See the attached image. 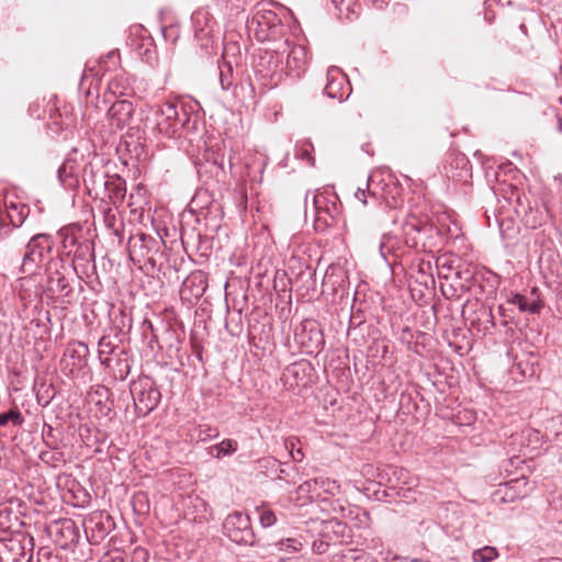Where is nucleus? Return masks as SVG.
<instances>
[{
	"instance_id": "nucleus-1",
	"label": "nucleus",
	"mask_w": 562,
	"mask_h": 562,
	"mask_svg": "<svg viewBox=\"0 0 562 562\" xmlns=\"http://www.w3.org/2000/svg\"><path fill=\"white\" fill-rule=\"evenodd\" d=\"M61 186L68 190H76L80 181L83 182L88 194L94 198L101 195L106 184L108 175L104 171L103 159L95 154L87 157L72 149L57 171Z\"/></svg>"
},
{
	"instance_id": "nucleus-2",
	"label": "nucleus",
	"mask_w": 562,
	"mask_h": 562,
	"mask_svg": "<svg viewBox=\"0 0 562 562\" xmlns=\"http://www.w3.org/2000/svg\"><path fill=\"white\" fill-rule=\"evenodd\" d=\"M273 2H259L255 5L252 16L247 21V29L252 32L259 42L280 43L288 34L289 27L283 19L290 14L289 10L279 7L278 11L270 9Z\"/></svg>"
},
{
	"instance_id": "nucleus-3",
	"label": "nucleus",
	"mask_w": 562,
	"mask_h": 562,
	"mask_svg": "<svg viewBox=\"0 0 562 562\" xmlns=\"http://www.w3.org/2000/svg\"><path fill=\"white\" fill-rule=\"evenodd\" d=\"M153 117H147L145 127L156 136L176 138L180 131L190 121L189 113L182 104L165 102L151 109Z\"/></svg>"
},
{
	"instance_id": "nucleus-4",
	"label": "nucleus",
	"mask_w": 562,
	"mask_h": 562,
	"mask_svg": "<svg viewBox=\"0 0 562 562\" xmlns=\"http://www.w3.org/2000/svg\"><path fill=\"white\" fill-rule=\"evenodd\" d=\"M402 229L406 244L416 251L432 252L441 238L439 229L434 224L415 215L406 217Z\"/></svg>"
},
{
	"instance_id": "nucleus-5",
	"label": "nucleus",
	"mask_w": 562,
	"mask_h": 562,
	"mask_svg": "<svg viewBox=\"0 0 562 562\" xmlns=\"http://www.w3.org/2000/svg\"><path fill=\"white\" fill-rule=\"evenodd\" d=\"M54 246V239L49 234H36L31 237L25 246L20 268L21 272L27 274L35 273L46 260L50 259Z\"/></svg>"
},
{
	"instance_id": "nucleus-6",
	"label": "nucleus",
	"mask_w": 562,
	"mask_h": 562,
	"mask_svg": "<svg viewBox=\"0 0 562 562\" xmlns=\"http://www.w3.org/2000/svg\"><path fill=\"white\" fill-rule=\"evenodd\" d=\"M280 52L281 47L277 44L274 48L259 53L254 63L255 75L265 88L272 89L281 81L282 72L280 68Z\"/></svg>"
},
{
	"instance_id": "nucleus-7",
	"label": "nucleus",
	"mask_w": 562,
	"mask_h": 562,
	"mask_svg": "<svg viewBox=\"0 0 562 562\" xmlns=\"http://www.w3.org/2000/svg\"><path fill=\"white\" fill-rule=\"evenodd\" d=\"M34 539L27 532H18L0 539V562H31Z\"/></svg>"
},
{
	"instance_id": "nucleus-8",
	"label": "nucleus",
	"mask_w": 562,
	"mask_h": 562,
	"mask_svg": "<svg viewBox=\"0 0 562 562\" xmlns=\"http://www.w3.org/2000/svg\"><path fill=\"white\" fill-rule=\"evenodd\" d=\"M131 394L135 411L139 416H147L158 406L161 400V393L158 386L148 376L132 381Z\"/></svg>"
},
{
	"instance_id": "nucleus-9",
	"label": "nucleus",
	"mask_w": 562,
	"mask_h": 562,
	"mask_svg": "<svg viewBox=\"0 0 562 562\" xmlns=\"http://www.w3.org/2000/svg\"><path fill=\"white\" fill-rule=\"evenodd\" d=\"M224 535L233 542L240 546H255L256 535L254 532L250 517L243 512H234L223 522Z\"/></svg>"
},
{
	"instance_id": "nucleus-10",
	"label": "nucleus",
	"mask_w": 562,
	"mask_h": 562,
	"mask_svg": "<svg viewBox=\"0 0 562 562\" xmlns=\"http://www.w3.org/2000/svg\"><path fill=\"white\" fill-rule=\"evenodd\" d=\"M159 241L145 233H137L130 237L127 243V250L130 258L133 261H146L154 265L155 259L153 255L157 251Z\"/></svg>"
},
{
	"instance_id": "nucleus-11",
	"label": "nucleus",
	"mask_w": 562,
	"mask_h": 562,
	"mask_svg": "<svg viewBox=\"0 0 562 562\" xmlns=\"http://www.w3.org/2000/svg\"><path fill=\"white\" fill-rule=\"evenodd\" d=\"M278 44L281 47L280 54H286V68L289 72L294 77H301L307 69L310 61L306 47L292 44L289 37H285Z\"/></svg>"
},
{
	"instance_id": "nucleus-12",
	"label": "nucleus",
	"mask_w": 562,
	"mask_h": 562,
	"mask_svg": "<svg viewBox=\"0 0 562 562\" xmlns=\"http://www.w3.org/2000/svg\"><path fill=\"white\" fill-rule=\"evenodd\" d=\"M411 248L406 244V238L394 233H384L379 244L380 256L390 265L400 261L409 252Z\"/></svg>"
},
{
	"instance_id": "nucleus-13",
	"label": "nucleus",
	"mask_w": 562,
	"mask_h": 562,
	"mask_svg": "<svg viewBox=\"0 0 562 562\" xmlns=\"http://www.w3.org/2000/svg\"><path fill=\"white\" fill-rule=\"evenodd\" d=\"M191 21L195 38L202 46H207L217 25L212 12L207 7L200 8L192 13Z\"/></svg>"
},
{
	"instance_id": "nucleus-14",
	"label": "nucleus",
	"mask_w": 562,
	"mask_h": 562,
	"mask_svg": "<svg viewBox=\"0 0 562 562\" xmlns=\"http://www.w3.org/2000/svg\"><path fill=\"white\" fill-rule=\"evenodd\" d=\"M325 93L330 99H336L339 102L347 100L350 95L351 87L349 80L338 67L331 66L328 68Z\"/></svg>"
},
{
	"instance_id": "nucleus-15",
	"label": "nucleus",
	"mask_w": 562,
	"mask_h": 562,
	"mask_svg": "<svg viewBox=\"0 0 562 562\" xmlns=\"http://www.w3.org/2000/svg\"><path fill=\"white\" fill-rule=\"evenodd\" d=\"M101 364L108 369L114 380L124 381L131 373L133 358L126 349L117 350L116 353L102 359Z\"/></svg>"
},
{
	"instance_id": "nucleus-16",
	"label": "nucleus",
	"mask_w": 562,
	"mask_h": 562,
	"mask_svg": "<svg viewBox=\"0 0 562 562\" xmlns=\"http://www.w3.org/2000/svg\"><path fill=\"white\" fill-rule=\"evenodd\" d=\"M295 341L308 352H318L324 344L323 334L313 322L305 321L295 329Z\"/></svg>"
},
{
	"instance_id": "nucleus-17",
	"label": "nucleus",
	"mask_w": 562,
	"mask_h": 562,
	"mask_svg": "<svg viewBox=\"0 0 562 562\" xmlns=\"http://www.w3.org/2000/svg\"><path fill=\"white\" fill-rule=\"evenodd\" d=\"M319 536L331 544H342L352 537L351 528L338 517L322 522Z\"/></svg>"
},
{
	"instance_id": "nucleus-18",
	"label": "nucleus",
	"mask_w": 562,
	"mask_h": 562,
	"mask_svg": "<svg viewBox=\"0 0 562 562\" xmlns=\"http://www.w3.org/2000/svg\"><path fill=\"white\" fill-rule=\"evenodd\" d=\"M336 199L337 196H334V200ZM312 201L317 228H319L321 224H324L325 226H333L335 224L336 216L339 214L336 202H329L322 193L314 194Z\"/></svg>"
},
{
	"instance_id": "nucleus-19",
	"label": "nucleus",
	"mask_w": 562,
	"mask_h": 562,
	"mask_svg": "<svg viewBox=\"0 0 562 562\" xmlns=\"http://www.w3.org/2000/svg\"><path fill=\"white\" fill-rule=\"evenodd\" d=\"M134 111L132 101L126 99L114 101L108 110L110 124L117 130H123L131 124Z\"/></svg>"
},
{
	"instance_id": "nucleus-20",
	"label": "nucleus",
	"mask_w": 562,
	"mask_h": 562,
	"mask_svg": "<svg viewBox=\"0 0 562 562\" xmlns=\"http://www.w3.org/2000/svg\"><path fill=\"white\" fill-rule=\"evenodd\" d=\"M443 173L448 179L467 183L472 176L470 161L464 155H456L445 164Z\"/></svg>"
},
{
	"instance_id": "nucleus-21",
	"label": "nucleus",
	"mask_w": 562,
	"mask_h": 562,
	"mask_svg": "<svg viewBox=\"0 0 562 562\" xmlns=\"http://www.w3.org/2000/svg\"><path fill=\"white\" fill-rule=\"evenodd\" d=\"M59 236L61 238V246L66 256H71L74 254L76 257H83L90 251V241L85 240L83 243H80L77 233L71 227L61 228L59 231Z\"/></svg>"
},
{
	"instance_id": "nucleus-22",
	"label": "nucleus",
	"mask_w": 562,
	"mask_h": 562,
	"mask_svg": "<svg viewBox=\"0 0 562 562\" xmlns=\"http://www.w3.org/2000/svg\"><path fill=\"white\" fill-rule=\"evenodd\" d=\"M409 274L415 282L425 288L435 285L434 267L430 259L418 258L414 260L409 266Z\"/></svg>"
},
{
	"instance_id": "nucleus-23",
	"label": "nucleus",
	"mask_w": 562,
	"mask_h": 562,
	"mask_svg": "<svg viewBox=\"0 0 562 562\" xmlns=\"http://www.w3.org/2000/svg\"><path fill=\"white\" fill-rule=\"evenodd\" d=\"M383 171H374L372 172L368 180L366 189L358 188L355 193V196L358 201H360L363 205H368V198H370L374 203H378L382 198V193L378 190L380 182L384 181L383 178L380 180L378 178L383 177Z\"/></svg>"
},
{
	"instance_id": "nucleus-24",
	"label": "nucleus",
	"mask_w": 562,
	"mask_h": 562,
	"mask_svg": "<svg viewBox=\"0 0 562 562\" xmlns=\"http://www.w3.org/2000/svg\"><path fill=\"white\" fill-rule=\"evenodd\" d=\"M101 195L108 198L113 205H120L126 195L125 180L117 175L109 176Z\"/></svg>"
},
{
	"instance_id": "nucleus-25",
	"label": "nucleus",
	"mask_w": 562,
	"mask_h": 562,
	"mask_svg": "<svg viewBox=\"0 0 562 562\" xmlns=\"http://www.w3.org/2000/svg\"><path fill=\"white\" fill-rule=\"evenodd\" d=\"M497 493L503 494L501 498L503 502H514L517 498L525 497L528 493L527 480L526 477L521 476L519 479L506 482L503 488H499Z\"/></svg>"
},
{
	"instance_id": "nucleus-26",
	"label": "nucleus",
	"mask_w": 562,
	"mask_h": 562,
	"mask_svg": "<svg viewBox=\"0 0 562 562\" xmlns=\"http://www.w3.org/2000/svg\"><path fill=\"white\" fill-rule=\"evenodd\" d=\"M340 517L355 521L356 527H367L370 520V516L366 510L360 507L344 504V512L340 513Z\"/></svg>"
},
{
	"instance_id": "nucleus-27",
	"label": "nucleus",
	"mask_w": 562,
	"mask_h": 562,
	"mask_svg": "<svg viewBox=\"0 0 562 562\" xmlns=\"http://www.w3.org/2000/svg\"><path fill=\"white\" fill-rule=\"evenodd\" d=\"M30 207L23 203H11L7 205V216L13 228H19L26 220Z\"/></svg>"
},
{
	"instance_id": "nucleus-28",
	"label": "nucleus",
	"mask_w": 562,
	"mask_h": 562,
	"mask_svg": "<svg viewBox=\"0 0 562 562\" xmlns=\"http://www.w3.org/2000/svg\"><path fill=\"white\" fill-rule=\"evenodd\" d=\"M317 499L322 503L323 497L335 496L340 492V484L329 477H316Z\"/></svg>"
},
{
	"instance_id": "nucleus-29",
	"label": "nucleus",
	"mask_w": 562,
	"mask_h": 562,
	"mask_svg": "<svg viewBox=\"0 0 562 562\" xmlns=\"http://www.w3.org/2000/svg\"><path fill=\"white\" fill-rule=\"evenodd\" d=\"M184 290L189 289L191 295L200 297L204 294L207 283L205 277L201 272L192 273L184 282Z\"/></svg>"
},
{
	"instance_id": "nucleus-30",
	"label": "nucleus",
	"mask_w": 562,
	"mask_h": 562,
	"mask_svg": "<svg viewBox=\"0 0 562 562\" xmlns=\"http://www.w3.org/2000/svg\"><path fill=\"white\" fill-rule=\"evenodd\" d=\"M336 10L338 11V15L342 19L352 20L358 15V10L360 8L358 0H330Z\"/></svg>"
},
{
	"instance_id": "nucleus-31",
	"label": "nucleus",
	"mask_w": 562,
	"mask_h": 562,
	"mask_svg": "<svg viewBox=\"0 0 562 562\" xmlns=\"http://www.w3.org/2000/svg\"><path fill=\"white\" fill-rule=\"evenodd\" d=\"M108 90L115 97L127 95L132 91L131 81L125 75H117L109 81Z\"/></svg>"
},
{
	"instance_id": "nucleus-32",
	"label": "nucleus",
	"mask_w": 562,
	"mask_h": 562,
	"mask_svg": "<svg viewBox=\"0 0 562 562\" xmlns=\"http://www.w3.org/2000/svg\"><path fill=\"white\" fill-rule=\"evenodd\" d=\"M305 541H302L300 538L289 537L281 539L271 546L278 550L279 552H283L285 554H293L300 552L304 548Z\"/></svg>"
},
{
	"instance_id": "nucleus-33",
	"label": "nucleus",
	"mask_w": 562,
	"mask_h": 562,
	"mask_svg": "<svg viewBox=\"0 0 562 562\" xmlns=\"http://www.w3.org/2000/svg\"><path fill=\"white\" fill-rule=\"evenodd\" d=\"M345 278V271L339 266H329L325 272L323 285L330 284L331 290H336L338 286L342 285Z\"/></svg>"
},
{
	"instance_id": "nucleus-34",
	"label": "nucleus",
	"mask_w": 562,
	"mask_h": 562,
	"mask_svg": "<svg viewBox=\"0 0 562 562\" xmlns=\"http://www.w3.org/2000/svg\"><path fill=\"white\" fill-rule=\"evenodd\" d=\"M89 353H90L89 347L83 341H76L72 345H70L69 348L67 349V355L71 359L77 360V362L74 364L78 366V367H82L86 364V360H87Z\"/></svg>"
},
{
	"instance_id": "nucleus-35",
	"label": "nucleus",
	"mask_w": 562,
	"mask_h": 562,
	"mask_svg": "<svg viewBox=\"0 0 562 562\" xmlns=\"http://www.w3.org/2000/svg\"><path fill=\"white\" fill-rule=\"evenodd\" d=\"M48 283L52 290L59 291L65 295H69L72 292V288L70 286L68 279L58 270L49 272Z\"/></svg>"
},
{
	"instance_id": "nucleus-36",
	"label": "nucleus",
	"mask_w": 562,
	"mask_h": 562,
	"mask_svg": "<svg viewBox=\"0 0 562 562\" xmlns=\"http://www.w3.org/2000/svg\"><path fill=\"white\" fill-rule=\"evenodd\" d=\"M238 448V443L233 439H224L220 443L210 448V453L220 459L233 454Z\"/></svg>"
},
{
	"instance_id": "nucleus-37",
	"label": "nucleus",
	"mask_w": 562,
	"mask_h": 562,
	"mask_svg": "<svg viewBox=\"0 0 562 562\" xmlns=\"http://www.w3.org/2000/svg\"><path fill=\"white\" fill-rule=\"evenodd\" d=\"M513 302L518 306L520 311L529 312L532 314L540 313L543 306L542 302L539 299L530 301L527 296L520 294L515 295Z\"/></svg>"
},
{
	"instance_id": "nucleus-38",
	"label": "nucleus",
	"mask_w": 562,
	"mask_h": 562,
	"mask_svg": "<svg viewBox=\"0 0 562 562\" xmlns=\"http://www.w3.org/2000/svg\"><path fill=\"white\" fill-rule=\"evenodd\" d=\"M125 348L120 347L113 342L111 337L102 336L98 342V357L100 362L102 363V359L105 357H110L116 353L117 350H124Z\"/></svg>"
},
{
	"instance_id": "nucleus-39",
	"label": "nucleus",
	"mask_w": 562,
	"mask_h": 562,
	"mask_svg": "<svg viewBox=\"0 0 562 562\" xmlns=\"http://www.w3.org/2000/svg\"><path fill=\"white\" fill-rule=\"evenodd\" d=\"M338 558L341 562H376L372 557L359 549L342 550Z\"/></svg>"
},
{
	"instance_id": "nucleus-40",
	"label": "nucleus",
	"mask_w": 562,
	"mask_h": 562,
	"mask_svg": "<svg viewBox=\"0 0 562 562\" xmlns=\"http://www.w3.org/2000/svg\"><path fill=\"white\" fill-rule=\"evenodd\" d=\"M58 527L57 532L65 539L63 546H66L68 542H74L78 536L77 527L71 519H64L60 522L56 524Z\"/></svg>"
},
{
	"instance_id": "nucleus-41",
	"label": "nucleus",
	"mask_w": 562,
	"mask_h": 562,
	"mask_svg": "<svg viewBox=\"0 0 562 562\" xmlns=\"http://www.w3.org/2000/svg\"><path fill=\"white\" fill-rule=\"evenodd\" d=\"M257 513L260 525L263 528L272 527L278 521L277 513L269 505L262 504L261 506H258Z\"/></svg>"
},
{
	"instance_id": "nucleus-42",
	"label": "nucleus",
	"mask_w": 562,
	"mask_h": 562,
	"mask_svg": "<svg viewBox=\"0 0 562 562\" xmlns=\"http://www.w3.org/2000/svg\"><path fill=\"white\" fill-rule=\"evenodd\" d=\"M189 503L194 507L196 514L193 516V520L206 519L210 515L209 504L199 496L189 497Z\"/></svg>"
},
{
	"instance_id": "nucleus-43",
	"label": "nucleus",
	"mask_w": 562,
	"mask_h": 562,
	"mask_svg": "<svg viewBox=\"0 0 562 562\" xmlns=\"http://www.w3.org/2000/svg\"><path fill=\"white\" fill-rule=\"evenodd\" d=\"M220 436V430L217 427H213L209 424H200L195 428V438L199 441H207Z\"/></svg>"
},
{
	"instance_id": "nucleus-44",
	"label": "nucleus",
	"mask_w": 562,
	"mask_h": 562,
	"mask_svg": "<svg viewBox=\"0 0 562 562\" xmlns=\"http://www.w3.org/2000/svg\"><path fill=\"white\" fill-rule=\"evenodd\" d=\"M9 423L13 426H21L24 423V418L16 407L0 414V427H4Z\"/></svg>"
},
{
	"instance_id": "nucleus-45",
	"label": "nucleus",
	"mask_w": 562,
	"mask_h": 562,
	"mask_svg": "<svg viewBox=\"0 0 562 562\" xmlns=\"http://www.w3.org/2000/svg\"><path fill=\"white\" fill-rule=\"evenodd\" d=\"M497 550L494 547L488 546L474 550L472 553L474 562H492L497 558Z\"/></svg>"
},
{
	"instance_id": "nucleus-46",
	"label": "nucleus",
	"mask_w": 562,
	"mask_h": 562,
	"mask_svg": "<svg viewBox=\"0 0 562 562\" xmlns=\"http://www.w3.org/2000/svg\"><path fill=\"white\" fill-rule=\"evenodd\" d=\"M344 504L341 499H333L330 497H323L321 503V508L323 512H327L328 514L339 515L344 512Z\"/></svg>"
},
{
	"instance_id": "nucleus-47",
	"label": "nucleus",
	"mask_w": 562,
	"mask_h": 562,
	"mask_svg": "<svg viewBox=\"0 0 562 562\" xmlns=\"http://www.w3.org/2000/svg\"><path fill=\"white\" fill-rule=\"evenodd\" d=\"M40 459L50 467H57L58 464L65 462L64 453L56 450L42 451Z\"/></svg>"
},
{
	"instance_id": "nucleus-48",
	"label": "nucleus",
	"mask_w": 562,
	"mask_h": 562,
	"mask_svg": "<svg viewBox=\"0 0 562 562\" xmlns=\"http://www.w3.org/2000/svg\"><path fill=\"white\" fill-rule=\"evenodd\" d=\"M220 69V83L223 90H228L233 87V68L229 64L224 63L218 66Z\"/></svg>"
},
{
	"instance_id": "nucleus-49",
	"label": "nucleus",
	"mask_w": 562,
	"mask_h": 562,
	"mask_svg": "<svg viewBox=\"0 0 562 562\" xmlns=\"http://www.w3.org/2000/svg\"><path fill=\"white\" fill-rule=\"evenodd\" d=\"M507 199L510 203H513V201L515 202L514 209L517 215L526 213L529 209V206L525 204V196H522L521 192L517 188L512 189V193Z\"/></svg>"
},
{
	"instance_id": "nucleus-50",
	"label": "nucleus",
	"mask_w": 562,
	"mask_h": 562,
	"mask_svg": "<svg viewBox=\"0 0 562 562\" xmlns=\"http://www.w3.org/2000/svg\"><path fill=\"white\" fill-rule=\"evenodd\" d=\"M313 144L311 142H304L296 147L295 156L300 159L306 160L311 166L314 165V157L312 155Z\"/></svg>"
},
{
	"instance_id": "nucleus-51",
	"label": "nucleus",
	"mask_w": 562,
	"mask_h": 562,
	"mask_svg": "<svg viewBox=\"0 0 562 562\" xmlns=\"http://www.w3.org/2000/svg\"><path fill=\"white\" fill-rule=\"evenodd\" d=\"M297 492L301 495H307L311 501L317 499L316 479L303 482L299 486Z\"/></svg>"
},
{
	"instance_id": "nucleus-52",
	"label": "nucleus",
	"mask_w": 562,
	"mask_h": 562,
	"mask_svg": "<svg viewBox=\"0 0 562 562\" xmlns=\"http://www.w3.org/2000/svg\"><path fill=\"white\" fill-rule=\"evenodd\" d=\"M27 311H32L33 314H37L36 316L34 315V317L32 318V323H35L37 326H47V323H49V313L43 311L41 306L35 305L32 308H27Z\"/></svg>"
},
{
	"instance_id": "nucleus-53",
	"label": "nucleus",
	"mask_w": 562,
	"mask_h": 562,
	"mask_svg": "<svg viewBox=\"0 0 562 562\" xmlns=\"http://www.w3.org/2000/svg\"><path fill=\"white\" fill-rule=\"evenodd\" d=\"M330 546L331 543L319 536V538L312 543V550L316 554H324Z\"/></svg>"
},
{
	"instance_id": "nucleus-54",
	"label": "nucleus",
	"mask_w": 562,
	"mask_h": 562,
	"mask_svg": "<svg viewBox=\"0 0 562 562\" xmlns=\"http://www.w3.org/2000/svg\"><path fill=\"white\" fill-rule=\"evenodd\" d=\"M149 553L145 548L137 547L132 553V562H148Z\"/></svg>"
},
{
	"instance_id": "nucleus-55",
	"label": "nucleus",
	"mask_w": 562,
	"mask_h": 562,
	"mask_svg": "<svg viewBox=\"0 0 562 562\" xmlns=\"http://www.w3.org/2000/svg\"><path fill=\"white\" fill-rule=\"evenodd\" d=\"M366 1L372 3L373 7L379 10L383 9L389 3V0H366Z\"/></svg>"
},
{
	"instance_id": "nucleus-56",
	"label": "nucleus",
	"mask_w": 562,
	"mask_h": 562,
	"mask_svg": "<svg viewBox=\"0 0 562 562\" xmlns=\"http://www.w3.org/2000/svg\"><path fill=\"white\" fill-rule=\"evenodd\" d=\"M291 457H292L293 461L301 462L303 459V453H302L301 449H297L296 451L291 450Z\"/></svg>"
},
{
	"instance_id": "nucleus-57",
	"label": "nucleus",
	"mask_w": 562,
	"mask_h": 562,
	"mask_svg": "<svg viewBox=\"0 0 562 562\" xmlns=\"http://www.w3.org/2000/svg\"><path fill=\"white\" fill-rule=\"evenodd\" d=\"M52 397L45 398V396L37 395V403L42 406H47L50 402Z\"/></svg>"
},
{
	"instance_id": "nucleus-58",
	"label": "nucleus",
	"mask_w": 562,
	"mask_h": 562,
	"mask_svg": "<svg viewBox=\"0 0 562 562\" xmlns=\"http://www.w3.org/2000/svg\"><path fill=\"white\" fill-rule=\"evenodd\" d=\"M278 562H299L297 557H283L280 558Z\"/></svg>"
},
{
	"instance_id": "nucleus-59",
	"label": "nucleus",
	"mask_w": 562,
	"mask_h": 562,
	"mask_svg": "<svg viewBox=\"0 0 562 562\" xmlns=\"http://www.w3.org/2000/svg\"><path fill=\"white\" fill-rule=\"evenodd\" d=\"M9 233H10V226L0 223V234L2 236H4V235H8Z\"/></svg>"
},
{
	"instance_id": "nucleus-60",
	"label": "nucleus",
	"mask_w": 562,
	"mask_h": 562,
	"mask_svg": "<svg viewBox=\"0 0 562 562\" xmlns=\"http://www.w3.org/2000/svg\"><path fill=\"white\" fill-rule=\"evenodd\" d=\"M106 562H125L124 558L120 554L111 557Z\"/></svg>"
},
{
	"instance_id": "nucleus-61",
	"label": "nucleus",
	"mask_w": 562,
	"mask_h": 562,
	"mask_svg": "<svg viewBox=\"0 0 562 562\" xmlns=\"http://www.w3.org/2000/svg\"><path fill=\"white\" fill-rule=\"evenodd\" d=\"M297 369H299L297 364H292L291 367L288 368V372L293 375H296L299 373Z\"/></svg>"
},
{
	"instance_id": "nucleus-62",
	"label": "nucleus",
	"mask_w": 562,
	"mask_h": 562,
	"mask_svg": "<svg viewBox=\"0 0 562 562\" xmlns=\"http://www.w3.org/2000/svg\"><path fill=\"white\" fill-rule=\"evenodd\" d=\"M485 20L487 21L488 24H491L494 20V14H490L488 12H485Z\"/></svg>"
},
{
	"instance_id": "nucleus-63",
	"label": "nucleus",
	"mask_w": 562,
	"mask_h": 562,
	"mask_svg": "<svg viewBox=\"0 0 562 562\" xmlns=\"http://www.w3.org/2000/svg\"><path fill=\"white\" fill-rule=\"evenodd\" d=\"M9 514H10V510L8 509V507L0 509V518L3 517L4 515L8 516Z\"/></svg>"
},
{
	"instance_id": "nucleus-64",
	"label": "nucleus",
	"mask_w": 562,
	"mask_h": 562,
	"mask_svg": "<svg viewBox=\"0 0 562 562\" xmlns=\"http://www.w3.org/2000/svg\"><path fill=\"white\" fill-rule=\"evenodd\" d=\"M105 520H106V524H108V529H110L112 522H111V517L109 515L105 516Z\"/></svg>"
}]
</instances>
